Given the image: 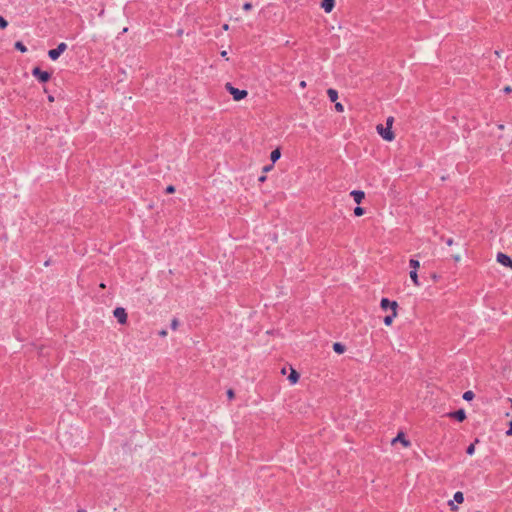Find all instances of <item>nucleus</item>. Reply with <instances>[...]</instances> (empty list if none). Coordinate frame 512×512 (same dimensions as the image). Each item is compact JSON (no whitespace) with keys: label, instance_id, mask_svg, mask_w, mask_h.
I'll return each mask as SVG.
<instances>
[{"label":"nucleus","instance_id":"79ce46f5","mask_svg":"<svg viewBox=\"0 0 512 512\" xmlns=\"http://www.w3.org/2000/svg\"><path fill=\"white\" fill-rule=\"evenodd\" d=\"M453 258H454L455 261H459L460 260V256L459 255H455V256H453Z\"/></svg>","mask_w":512,"mask_h":512},{"label":"nucleus","instance_id":"58836bf2","mask_svg":"<svg viewBox=\"0 0 512 512\" xmlns=\"http://www.w3.org/2000/svg\"><path fill=\"white\" fill-rule=\"evenodd\" d=\"M306 85H307V84H306V82H305V81H301V82H300V84H299V86H300L301 88H305V87H306Z\"/></svg>","mask_w":512,"mask_h":512},{"label":"nucleus","instance_id":"c85d7f7f","mask_svg":"<svg viewBox=\"0 0 512 512\" xmlns=\"http://www.w3.org/2000/svg\"><path fill=\"white\" fill-rule=\"evenodd\" d=\"M227 397L229 400H232L235 397V393L232 389L227 390Z\"/></svg>","mask_w":512,"mask_h":512},{"label":"nucleus","instance_id":"2f4dec72","mask_svg":"<svg viewBox=\"0 0 512 512\" xmlns=\"http://www.w3.org/2000/svg\"><path fill=\"white\" fill-rule=\"evenodd\" d=\"M335 109H336V111H338V112H343L344 107H343V105H342L341 103H336V104H335Z\"/></svg>","mask_w":512,"mask_h":512},{"label":"nucleus","instance_id":"39448f33","mask_svg":"<svg viewBox=\"0 0 512 512\" xmlns=\"http://www.w3.org/2000/svg\"><path fill=\"white\" fill-rule=\"evenodd\" d=\"M113 315L120 324H125L127 322V312L123 307L115 308Z\"/></svg>","mask_w":512,"mask_h":512},{"label":"nucleus","instance_id":"a18cd8bd","mask_svg":"<svg viewBox=\"0 0 512 512\" xmlns=\"http://www.w3.org/2000/svg\"><path fill=\"white\" fill-rule=\"evenodd\" d=\"M495 54H496L498 57H500V51L496 50V51H495Z\"/></svg>","mask_w":512,"mask_h":512},{"label":"nucleus","instance_id":"4468645a","mask_svg":"<svg viewBox=\"0 0 512 512\" xmlns=\"http://www.w3.org/2000/svg\"><path fill=\"white\" fill-rule=\"evenodd\" d=\"M397 316V312H391V314L386 315L383 319V322L386 326H390L393 322V319Z\"/></svg>","mask_w":512,"mask_h":512},{"label":"nucleus","instance_id":"423d86ee","mask_svg":"<svg viewBox=\"0 0 512 512\" xmlns=\"http://www.w3.org/2000/svg\"><path fill=\"white\" fill-rule=\"evenodd\" d=\"M447 416L457 420L458 422H463L466 419V412L464 409H459L448 413Z\"/></svg>","mask_w":512,"mask_h":512},{"label":"nucleus","instance_id":"2eb2a0df","mask_svg":"<svg viewBox=\"0 0 512 512\" xmlns=\"http://www.w3.org/2000/svg\"><path fill=\"white\" fill-rule=\"evenodd\" d=\"M327 95L331 102H335L338 99V92L335 89L329 88L327 90Z\"/></svg>","mask_w":512,"mask_h":512},{"label":"nucleus","instance_id":"49530a36","mask_svg":"<svg viewBox=\"0 0 512 512\" xmlns=\"http://www.w3.org/2000/svg\"><path fill=\"white\" fill-rule=\"evenodd\" d=\"M223 28H224L225 30H227V29H228V25H227V24H225V25L223 26Z\"/></svg>","mask_w":512,"mask_h":512},{"label":"nucleus","instance_id":"4c0bfd02","mask_svg":"<svg viewBox=\"0 0 512 512\" xmlns=\"http://www.w3.org/2000/svg\"><path fill=\"white\" fill-rule=\"evenodd\" d=\"M431 277H432V279H433L434 281H437V280H438V278H439V276H438L437 274H435V273H433V274L431 275Z\"/></svg>","mask_w":512,"mask_h":512},{"label":"nucleus","instance_id":"9d476101","mask_svg":"<svg viewBox=\"0 0 512 512\" xmlns=\"http://www.w3.org/2000/svg\"><path fill=\"white\" fill-rule=\"evenodd\" d=\"M397 441H400L405 447L410 446V441L405 438L403 432H399L398 435L392 440V443H395Z\"/></svg>","mask_w":512,"mask_h":512},{"label":"nucleus","instance_id":"473e14b6","mask_svg":"<svg viewBox=\"0 0 512 512\" xmlns=\"http://www.w3.org/2000/svg\"><path fill=\"white\" fill-rule=\"evenodd\" d=\"M503 92L508 94V93L512 92V88L510 86H506V87H504Z\"/></svg>","mask_w":512,"mask_h":512},{"label":"nucleus","instance_id":"f03ea898","mask_svg":"<svg viewBox=\"0 0 512 512\" xmlns=\"http://www.w3.org/2000/svg\"><path fill=\"white\" fill-rule=\"evenodd\" d=\"M32 75L38 79L40 83H46L51 78V73L47 71L41 70L39 67H34L32 69Z\"/></svg>","mask_w":512,"mask_h":512},{"label":"nucleus","instance_id":"b1692460","mask_svg":"<svg viewBox=\"0 0 512 512\" xmlns=\"http://www.w3.org/2000/svg\"><path fill=\"white\" fill-rule=\"evenodd\" d=\"M8 26V21L3 17L0 16V29H5Z\"/></svg>","mask_w":512,"mask_h":512},{"label":"nucleus","instance_id":"a19ab883","mask_svg":"<svg viewBox=\"0 0 512 512\" xmlns=\"http://www.w3.org/2000/svg\"><path fill=\"white\" fill-rule=\"evenodd\" d=\"M221 56H222V57H224V58H226V59H228V58H227V52H226V51H222V52H221Z\"/></svg>","mask_w":512,"mask_h":512},{"label":"nucleus","instance_id":"f3484780","mask_svg":"<svg viewBox=\"0 0 512 512\" xmlns=\"http://www.w3.org/2000/svg\"><path fill=\"white\" fill-rule=\"evenodd\" d=\"M410 278H411V280L413 281V283H414L416 286H419V285H420L419 280H418L417 270H411V271H410Z\"/></svg>","mask_w":512,"mask_h":512},{"label":"nucleus","instance_id":"412c9836","mask_svg":"<svg viewBox=\"0 0 512 512\" xmlns=\"http://www.w3.org/2000/svg\"><path fill=\"white\" fill-rule=\"evenodd\" d=\"M409 266L411 270H417L420 267V263L416 259H410Z\"/></svg>","mask_w":512,"mask_h":512},{"label":"nucleus","instance_id":"e433bc0d","mask_svg":"<svg viewBox=\"0 0 512 512\" xmlns=\"http://www.w3.org/2000/svg\"><path fill=\"white\" fill-rule=\"evenodd\" d=\"M446 244H447L448 246L453 245V239H452V238H448V239L446 240Z\"/></svg>","mask_w":512,"mask_h":512},{"label":"nucleus","instance_id":"7ed1b4c3","mask_svg":"<svg viewBox=\"0 0 512 512\" xmlns=\"http://www.w3.org/2000/svg\"><path fill=\"white\" fill-rule=\"evenodd\" d=\"M376 129L380 136L386 141H392L395 138L393 131L389 127H384L382 124H379Z\"/></svg>","mask_w":512,"mask_h":512},{"label":"nucleus","instance_id":"a211bd4d","mask_svg":"<svg viewBox=\"0 0 512 512\" xmlns=\"http://www.w3.org/2000/svg\"><path fill=\"white\" fill-rule=\"evenodd\" d=\"M462 397H463V399H464L465 401H471V400L475 397V394H474V392H473V391L468 390V391H466V392H464V393H463V396H462Z\"/></svg>","mask_w":512,"mask_h":512},{"label":"nucleus","instance_id":"37998d69","mask_svg":"<svg viewBox=\"0 0 512 512\" xmlns=\"http://www.w3.org/2000/svg\"><path fill=\"white\" fill-rule=\"evenodd\" d=\"M48 100H49L50 102H53V101H54V97L50 95V96L48 97Z\"/></svg>","mask_w":512,"mask_h":512},{"label":"nucleus","instance_id":"4be33fe9","mask_svg":"<svg viewBox=\"0 0 512 512\" xmlns=\"http://www.w3.org/2000/svg\"><path fill=\"white\" fill-rule=\"evenodd\" d=\"M478 442H479V440H478V439H476L474 443H471V444L467 447V449H466V453H467L468 455H473V454H474V451H475V443H478Z\"/></svg>","mask_w":512,"mask_h":512},{"label":"nucleus","instance_id":"de8ad7c7","mask_svg":"<svg viewBox=\"0 0 512 512\" xmlns=\"http://www.w3.org/2000/svg\"><path fill=\"white\" fill-rule=\"evenodd\" d=\"M477 512H480V511H477Z\"/></svg>","mask_w":512,"mask_h":512},{"label":"nucleus","instance_id":"7c9ffc66","mask_svg":"<svg viewBox=\"0 0 512 512\" xmlns=\"http://www.w3.org/2000/svg\"><path fill=\"white\" fill-rule=\"evenodd\" d=\"M166 193L171 194L175 192V187L173 185H169L166 187Z\"/></svg>","mask_w":512,"mask_h":512},{"label":"nucleus","instance_id":"ea45409f","mask_svg":"<svg viewBox=\"0 0 512 512\" xmlns=\"http://www.w3.org/2000/svg\"><path fill=\"white\" fill-rule=\"evenodd\" d=\"M266 180V176L265 175H262L259 177V181L260 182H264Z\"/></svg>","mask_w":512,"mask_h":512},{"label":"nucleus","instance_id":"c9c22d12","mask_svg":"<svg viewBox=\"0 0 512 512\" xmlns=\"http://www.w3.org/2000/svg\"><path fill=\"white\" fill-rule=\"evenodd\" d=\"M158 334H159V336H161V337H165V336L167 335V331H166V330H161V331H159V333H158Z\"/></svg>","mask_w":512,"mask_h":512},{"label":"nucleus","instance_id":"5701e85b","mask_svg":"<svg viewBox=\"0 0 512 512\" xmlns=\"http://www.w3.org/2000/svg\"><path fill=\"white\" fill-rule=\"evenodd\" d=\"M365 213V210L364 208L360 207V206H357L355 209H354V215L355 216H362L363 214Z\"/></svg>","mask_w":512,"mask_h":512},{"label":"nucleus","instance_id":"6ab92c4d","mask_svg":"<svg viewBox=\"0 0 512 512\" xmlns=\"http://www.w3.org/2000/svg\"><path fill=\"white\" fill-rule=\"evenodd\" d=\"M15 49L24 53L27 51V48L26 46L21 42V41H17L14 45Z\"/></svg>","mask_w":512,"mask_h":512},{"label":"nucleus","instance_id":"20e7f679","mask_svg":"<svg viewBox=\"0 0 512 512\" xmlns=\"http://www.w3.org/2000/svg\"><path fill=\"white\" fill-rule=\"evenodd\" d=\"M67 49V44L64 42H61L58 44V46L55 49H51L48 51V56L51 60L55 61L57 60L60 55Z\"/></svg>","mask_w":512,"mask_h":512},{"label":"nucleus","instance_id":"9b49d317","mask_svg":"<svg viewBox=\"0 0 512 512\" xmlns=\"http://www.w3.org/2000/svg\"><path fill=\"white\" fill-rule=\"evenodd\" d=\"M299 377V373L296 370L291 369V372L288 376V380L290 381L291 384H296L299 380Z\"/></svg>","mask_w":512,"mask_h":512},{"label":"nucleus","instance_id":"0eeeda50","mask_svg":"<svg viewBox=\"0 0 512 512\" xmlns=\"http://www.w3.org/2000/svg\"><path fill=\"white\" fill-rule=\"evenodd\" d=\"M497 261L503 266L512 268V259L502 252L497 254Z\"/></svg>","mask_w":512,"mask_h":512},{"label":"nucleus","instance_id":"ddd939ff","mask_svg":"<svg viewBox=\"0 0 512 512\" xmlns=\"http://www.w3.org/2000/svg\"><path fill=\"white\" fill-rule=\"evenodd\" d=\"M281 157V151L279 148L274 149L270 154L272 164H274Z\"/></svg>","mask_w":512,"mask_h":512},{"label":"nucleus","instance_id":"a878e982","mask_svg":"<svg viewBox=\"0 0 512 512\" xmlns=\"http://www.w3.org/2000/svg\"><path fill=\"white\" fill-rule=\"evenodd\" d=\"M398 303L396 301H391V305H389V309L391 312H397Z\"/></svg>","mask_w":512,"mask_h":512},{"label":"nucleus","instance_id":"cd10ccee","mask_svg":"<svg viewBox=\"0 0 512 512\" xmlns=\"http://www.w3.org/2000/svg\"><path fill=\"white\" fill-rule=\"evenodd\" d=\"M394 122V118L393 117H388L387 120H386V127H389V128H392V124Z\"/></svg>","mask_w":512,"mask_h":512},{"label":"nucleus","instance_id":"c03bdc74","mask_svg":"<svg viewBox=\"0 0 512 512\" xmlns=\"http://www.w3.org/2000/svg\"><path fill=\"white\" fill-rule=\"evenodd\" d=\"M77 512H87V511L85 509H83V508H80V509L77 510Z\"/></svg>","mask_w":512,"mask_h":512},{"label":"nucleus","instance_id":"f8f14e48","mask_svg":"<svg viewBox=\"0 0 512 512\" xmlns=\"http://www.w3.org/2000/svg\"><path fill=\"white\" fill-rule=\"evenodd\" d=\"M333 350L337 353V354H342L345 352L346 350V347L344 344L340 343V342H335L333 344Z\"/></svg>","mask_w":512,"mask_h":512},{"label":"nucleus","instance_id":"dca6fc26","mask_svg":"<svg viewBox=\"0 0 512 512\" xmlns=\"http://www.w3.org/2000/svg\"><path fill=\"white\" fill-rule=\"evenodd\" d=\"M389 305H391V301L388 298H382L380 301V307L382 310L386 311L389 309Z\"/></svg>","mask_w":512,"mask_h":512},{"label":"nucleus","instance_id":"bb28decb","mask_svg":"<svg viewBox=\"0 0 512 512\" xmlns=\"http://www.w3.org/2000/svg\"><path fill=\"white\" fill-rule=\"evenodd\" d=\"M454 502H455L454 500H450V501L448 502V505H449V507H450L451 511H457V510H458V506H457V505H455V504H454Z\"/></svg>","mask_w":512,"mask_h":512},{"label":"nucleus","instance_id":"72a5a7b5","mask_svg":"<svg viewBox=\"0 0 512 512\" xmlns=\"http://www.w3.org/2000/svg\"><path fill=\"white\" fill-rule=\"evenodd\" d=\"M272 168H273V164H271V165H267V166H265V167L263 168V171H264V172H268V171H270Z\"/></svg>","mask_w":512,"mask_h":512},{"label":"nucleus","instance_id":"393cba45","mask_svg":"<svg viewBox=\"0 0 512 512\" xmlns=\"http://www.w3.org/2000/svg\"><path fill=\"white\" fill-rule=\"evenodd\" d=\"M178 326H179L178 319L177 318H173L172 321H171V325H170L171 329L172 330H176L178 328Z\"/></svg>","mask_w":512,"mask_h":512},{"label":"nucleus","instance_id":"f257e3e1","mask_svg":"<svg viewBox=\"0 0 512 512\" xmlns=\"http://www.w3.org/2000/svg\"><path fill=\"white\" fill-rule=\"evenodd\" d=\"M226 90L232 95L233 99L235 101H240L247 97L248 92L246 90H241L238 88H235L231 83L225 84Z\"/></svg>","mask_w":512,"mask_h":512},{"label":"nucleus","instance_id":"6e6552de","mask_svg":"<svg viewBox=\"0 0 512 512\" xmlns=\"http://www.w3.org/2000/svg\"><path fill=\"white\" fill-rule=\"evenodd\" d=\"M335 6V0H322L321 7L326 13H330Z\"/></svg>","mask_w":512,"mask_h":512},{"label":"nucleus","instance_id":"f704fd0d","mask_svg":"<svg viewBox=\"0 0 512 512\" xmlns=\"http://www.w3.org/2000/svg\"><path fill=\"white\" fill-rule=\"evenodd\" d=\"M507 435H512V420L509 423V429L507 431Z\"/></svg>","mask_w":512,"mask_h":512},{"label":"nucleus","instance_id":"aec40b11","mask_svg":"<svg viewBox=\"0 0 512 512\" xmlns=\"http://www.w3.org/2000/svg\"><path fill=\"white\" fill-rule=\"evenodd\" d=\"M454 501L457 503H462L464 501V495L461 491H457L454 494Z\"/></svg>","mask_w":512,"mask_h":512},{"label":"nucleus","instance_id":"1a4fd4ad","mask_svg":"<svg viewBox=\"0 0 512 512\" xmlns=\"http://www.w3.org/2000/svg\"><path fill=\"white\" fill-rule=\"evenodd\" d=\"M350 195L353 197L357 204H360L365 197V193L361 190H353Z\"/></svg>","mask_w":512,"mask_h":512},{"label":"nucleus","instance_id":"c756f323","mask_svg":"<svg viewBox=\"0 0 512 512\" xmlns=\"http://www.w3.org/2000/svg\"><path fill=\"white\" fill-rule=\"evenodd\" d=\"M251 9H252V4H251L250 2H246V3H244V5H243V10H245V11H247V12H248V11H250Z\"/></svg>","mask_w":512,"mask_h":512}]
</instances>
